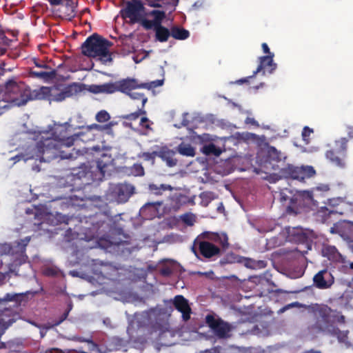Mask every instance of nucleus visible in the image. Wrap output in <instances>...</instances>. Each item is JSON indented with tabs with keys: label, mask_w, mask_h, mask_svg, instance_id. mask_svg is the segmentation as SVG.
I'll use <instances>...</instances> for the list:
<instances>
[{
	"label": "nucleus",
	"mask_w": 353,
	"mask_h": 353,
	"mask_svg": "<svg viewBox=\"0 0 353 353\" xmlns=\"http://www.w3.org/2000/svg\"><path fill=\"white\" fill-rule=\"evenodd\" d=\"M70 125L68 123L55 124L51 132H44L35 145H29L25 150L24 157L28 159H39L50 162L60 158L69 159L74 158L70 148L77 139L72 135Z\"/></svg>",
	"instance_id": "1"
},
{
	"label": "nucleus",
	"mask_w": 353,
	"mask_h": 353,
	"mask_svg": "<svg viewBox=\"0 0 353 353\" xmlns=\"http://www.w3.org/2000/svg\"><path fill=\"white\" fill-rule=\"evenodd\" d=\"M312 312L316 319V321L310 327V330L315 332H327L332 334L340 332V330L334 324H343L345 322V316L336 310L324 304H315L311 307Z\"/></svg>",
	"instance_id": "2"
},
{
	"label": "nucleus",
	"mask_w": 353,
	"mask_h": 353,
	"mask_svg": "<svg viewBox=\"0 0 353 353\" xmlns=\"http://www.w3.org/2000/svg\"><path fill=\"white\" fill-rule=\"evenodd\" d=\"M219 244L223 249L229 246L228 237L225 233L203 232L198 236L194 244L198 245L200 254L206 259L212 258L220 254L221 250L212 243Z\"/></svg>",
	"instance_id": "3"
},
{
	"label": "nucleus",
	"mask_w": 353,
	"mask_h": 353,
	"mask_svg": "<svg viewBox=\"0 0 353 353\" xmlns=\"http://www.w3.org/2000/svg\"><path fill=\"white\" fill-rule=\"evenodd\" d=\"M4 96L8 101L18 106L24 105L33 99L30 87L17 77H13L5 83Z\"/></svg>",
	"instance_id": "4"
},
{
	"label": "nucleus",
	"mask_w": 353,
	"mask_h": 353,
	"mask_svg": "<svg viewBox=\"0 0 353 353\" xmlns=\"http://www.w3.org/2000/svg\"><path fill=\"white\" fill-rule=\"evenodd\" d=\"M111 43L97 34L88 37L81 46L82 53L88 57H100L105 62L112 61V59L108 48Z\"/></svg>",
	"instance_id": "5"
},
{
	"label": "nucleus",
	"mask_w": 353,
	"mask_h": 353,
	"mask_svg": "<svg viewBox=\"0 0 353 353\" xmlns=\"http://www.w3.org/2000/svg\"><path fill=\"white\" fill-rule=\"evenodd\" d=\"M153 19L145 22V30H153L155 32V39L159 42H166L171 36L170 30L162 26L163 20L166 17L165 12L160 10H152L146 14Z\"/></svg>",
	"instance_id": "6"
},
{
	"label": "nucleus",
	"mask_w": 353,
	"mask_h": 353,
	"mask_svg": "<svg viewBox=\"0 0 353 353\" xmlns=\"http://www.w3.org/2000/svg\"><path fill=\"white\" fill-rule=\"evenodd\" d=\"M145 7L141 0L128 1L124 8L120 11L123 19H129L130 23H139L143 28L145 26V22L149 21L148 17L145 12Z\"/></svg>",
	"instance_id": "7"
},
{
	"label": "nucleus",
	"mask_w": 353,
	"mask_h": 353,
	"mask_svg": "<svg viewBox=\"0 0 353 353\" xmlns=\"http://www.w3.org/2000/svg\"><path fill=\"white\" fill-rule=\"evenodd\" d=\"M51 6H53L52 12L54 16L72 21L77 14V0H49Z\"/></svg>",
	"instance_id": "8"
},
{
	"label": "nucleus",
	"mask_w": 353,
	"mask_h": 353,
	"mask_svg": "<svg viewBox=\"0 0 353 353\" xmlns=\"http://www.w3.org/2000/svg\"><path fill=\"white\" fill-rule=\"evenodd\" d=\"M279 173L283 178L302 181L305 179L313 177L316 174V170L311 165L299 167L288 164L280 170Z\"/></svg>",
	"instance_id": "9"
},
{
	"label": "nucleus",
	"mask_w": 353,
	"mask_h": 353,
	"mask_svg": "<svg viewBox=\"0 0 353 353\" xmlns=\"http://www.w3.org/2000/svg\"><path fill=\"white\" fill-rule=\"evenodd\" d=\"M347 142L348 139L347 138L341 137L335 141L334 148L327 150L325 153L326 158L337 167H345Z\"/></svg>",
	"instance_id": "10"
},
{
	"label": "nucleus",
	"mask_w": 353,
	"mask_h": 353,
	"mask_svg": "<svg viewBox=\"0 0 353 353\" xmlns=\"http://www.w3.org/2000/svg\"><path fill=\"white\" fill-rule=\"evenodd\" d=\"M110 193L118 203H125L135 193V188L128 183H120L112 185Z\"/></svg>",
	"instance_id": "11"
},
{
	"label": "nucleus",
	"mask_w": 353,
	"mask_h": 353,
	"mask_svg": "<svg viewBox=\"0 0 353 353\" xmlns=\"http://www.w3.org/2000/svg\"><path fill=\"white\" fill-rule=\"evenodd\" d=\"M205 319L207 324L218 338L224 339L228 336V333L231 331V326L228 323L210 314Z\"/></svg>",
	"instance_id": "12"
},
{
	"label": "nucleus",
	"mask_w": 353,
	"mask_h": 353,
	"mask_svg": "<svg viewBox=\"0 0 353 353\" xmlns=\"http://www.w3.org/2000/svg\"><path fill=\"white\" fill-rule=\"evenodd\" d=\"M274 54L271 55H265L259 57V64L255 71H254L253 74L252 76L241 79L238 80L236 82L239 84H242L243 83H247L249 81V79L255 77V75L261 72H263V74H265V70H268L269 73H272L276 68V64L274 63L273 57Z\"/></svg>",
	"instance_id": "13"
},
{
	"label": "nucleus",
	"mask_w": 353,
	"mask_h": 353,
	"mask_svg": "<svg viewBox=\"0 0 353 353\" xmlns=\"http://www.w3.org/2000/svg\"><path fill=\"white\" fill-rule=\"evenodd\" d=\"M334 283V277L327 268L319 271L313 277V285L318 289H328Z\"/></svg>",
	"instance_id": "14"
},
{
	"label": "nucleus",
	"mask_w": 353,
	"mask_h": 353,
	"mask_svg": "<svg viewBox=\"0 0 353 353\" xmlns=\"http://www.w3.org/2000/svg\"><path fill=\"white\" fill-rule=\"evenodd\" d=\"M311 204L313 205L312 210L314 211L313 215L315 220L320 223H325L327 221L332 214H343L348 211L346 210L343 212L338 209H329L327 206H322L319 208L318 205H314L312 203Z\"/></svg>",
	"instance_id": "15"
},
{
	"label": "nucleus",
	"mask_w": 353,
	"mask_h": 353,
	"mask_svg": "<svg viewBox=\"0 0 353 353\" xmlns=\"http://www.w3.org/2000/svg\"><path fill=\"white\" fill-rule=\"evenodd\" d=\"M330 186L327 184H320L311 190L305 191L303 196L310 203L317 205L319 203L317 199L324 197V194L330 190Z\"/></svg>",
	"instance_id": "16"
},
{
	"label": "nucleus",
	"mask_w": 353,
	"mask_h": 353,
	"mask_svg": "<svg viewBox=\"0 0 353 353\" xmlns=\"http://www.w3.org/2000/svg\"><path fill=\"white\" fill-rule=\"evenodd\" d=\"M322 255L328 259V260L336 263L345 264L346 259L343 256L334 245H323L321 250Z\"/></svg>",
	"instance_id": "17"
},
{
	"label": "nucleus",
	"mask_w": 353,
	"mask_h": 353,
	"mask_svg": "<svg viewBox=\"0 0 353 353\" xmlns=\"http://www.w3.org/2000/svg\"><path fill=\"white\" fill-rule=\"evenodd\" d=\"M173 305L176 310L182 314L183 320L185 321L190 319L192 310L188 301L183 295H176L173 300Z\"/></svg>",
	"instance_id": "18"
},
{
	"label": "nucleus",
	"mask_w": 353,
	"mask_h": 353,
	"mask_svg": "<svg viewBox=\"0 0 353 353\" xmlns=\"http://www.w3.org/2000/svg\"><path fill=\"white\" fill-rule=\"evenodd\" d=\"M117 82L118 92L125 93L128 95L130 94V92H131L132 90L143 88L142 86H145V85H142V83H139L138 81L134 78L123 79L121 80L117 81Z\"/></svg>",
	"instance_id": "19"
},
{
	"label": "nucleus",
	"mask_w": 353,
	"mask_h": 353,
	"mask_svg": "<svg viewBox=\"0 0 353 353\" xmlns=\"http://www.w3.org/2000/svg\"><path fill=\"white\" fill-rule=\"evenodd\" d=\"M163 201H156L148 202L141 207L140 214L145 219H152L157 216L159 212V208L163 205Z\"/></svg>",
	"instance_id": "20"
},
{
	"label": "nucleus",
	"mask_w": 353,
	"mask_h": 353,
	"mask_svg": "<svg viewBox=\"0 0 353 353\" xmlns=\"http://www.w3.org/2000/svg\"><path fill=\"white\" fill-rule=\"evenodd\" d=\"M176 152L169 149L167 146H163L157 152V157L165 161L168 166L173 167L177 163V159L174 158Z\"/></svg>",
	"instance_id": "21"
},
{
	"label": "nucleus",
	"mask_w": 353,
	"mask_h": 353,
	"mask_svg": "<svg viewBox=\"0 0 353 353\" xmlns=\"http://www.w3.org/2000/svg\"><path fill=\"white\" fill-rule=\"evenodd\" d=\"M30 241V237H26L21 239L19 241H15L12 243V248L13 254L12 256L19 258L23 256L26 252V247Z\"/></svg>",
	"instance_id": "22"
},
{
	"label": "nucleus",
	"mask_w": 353,
	"mask_h": 353,
	"mask_svg": "<svg viewBox=\"0 0 353 353\" xmlns=\"http://www.w3.org/2000/svg\"><path fill=\"white\" fill-rule=\"evenodd\" d=\"M326 204L329 209H338L339 210L345 212L343 210L346 206H349V211L353 210V204L347 203L345 202L341 198H333L327 199V202L323 201Z\"/></svg>",
	"instance_id": "23"
},
{
	"label": "nucleus",
	"mask_w": 353,
	"mask_h": 353,
	"mask_svg": "<svg viewBox=\"0 0 353 353\" xmlns=\"http://www.w3.org/2000/svg\"><path fill=\"white\" fill-rule=\"evenodd\" d=\"M290 236L291 241L296 243L308 244L309 236L301 228H294L292 231L290 232Z\"/></svg>",
	"instance_id": "24"
},
{
	"label": "nucleus",
	"mask_w": 353,
	"mask_h": 353,
	"mask_svg": "<svg viewBox=\"0 0 353 353\" xmlns=\"http://www.w3.org/2000/svg\"><path fill=\"white\" fill-rule=\"evenodd\" d=\"M170 205L174 210H179L182 205L186 204L189 201L188 197L181 193H175L170 196Z\"/></svg>",
	"instance_id": "25"
},
{
	"label": "nucleus",
	"mask_w": 353,
	"mask_h": 353,
	"mask_svg": "<svg viewBox=\"0 0 353 353\" xmlns=\"http://www.w3.org/2000/svg\"><path fill=\"white\" fill-rule=\"evenodd\" d=\"M173 188L168 184H160L157 185L155 183H150L148 185V190L150 194L161 196L163 193L168 190H172Z\"/></svg>",
	"instance_id": "26"
},
{
	"label": "nucleus",
	"mask_w": 353,
	"mask_h": 353,
	"mask_svg": "<svg viewBox=\"0 0 353 353\" xmlns=\"http://www.w3.org/2000/svg\"><path fill=\"white\" fill-rule=\"evenodd\" d=\"M112 159L110 155L103 153L101 154V158L97 161V167L101 174L104 176L106 172V168L111 163Z\"/></svg>",
	"instance_id": "27"
},
{
	"label": "nucleus",
	"mask_w": 353,
	"mask_h": 353,
	"mask_svg": "<svg viewBox=\"0 0 353 353\" xmlns=\"http://www.w3.org/2000/svg\"><path fill=\"white\" fill-rule=\"evenodd\" d=\"M171 36L177 40H185L190 37L188 30L179 26H172L170 29Z\"/></svg>",
	"instance_id": "28"
},
{
	"label": "nucleus",
	"mask_w": 353,
	"mask_h": 353,
	"mask_svg": "<svg viewBox=\"0 0 353 353\" xmlns=\"http://www.w3.org/2000/svg\"><path fill=\"white\" fill-rule=\"evenodd\" d=\"M55 91H59V89L56 87L50 88L42 86L38 90L36 97L39 99H48L52 101L51 98L52 97L53 92Z\"/></svg>",
	"instance_id": "29"
},
{
	"label": "nucleus",
	"mask_w": 353,
	"mask_h": 353,
	"mask_svg": "<svg viewBox=\"0 0 353 353\" xmlns=\"http://www.w3.org/2000/svg\"><path fill=\"white\" fill-rule=\"evenodd\" d=\"M63 90L65 97H66V98H68L81 92L83 90V88L81 84L73 83L64 87L63 88Z\"/></svg>",
	"instance_id": "30"
},
{
	"label": "nucleus",
	"mask_w": 353,
	"mask_h": 353,
	"mask_svg": "<svg viewBox=\"0 0 353 353\" xmlns=\"http://www.w3.org/2000/svg\"><path fill=\"white\" fill-rule=\"evenodd\" d=\"M31 77L43 80H50L55 77L56 72L54 70L47 71H35L31 70L30 72Z\"/></svg>",
	"instance_id": "31"
},
{
	"label": "nucleus",
	"mask_w": 353,
	"mask_h": 353,
	"mask_svg": "<svg viewBox=\"0 0 353 353\" xmlns=\"http://www.w3.org/2000/svg\"><path fill=\"white\" fill-rule=\"evenodd\" d=\"M177 151L179 154L186 157H194L195 155L194 148L188 143H181L177 146Z\"/></svg>",
	"instance_id": "32"
},
{
	"label": "nucleus",
	"mask_w": 353,
	"mask_h": 353,
	"mask_svg": "<svg viewBox=\"0 0 353 353\" xmlns=\"http://www.w3.org/2000/svg\"><path fill=\"white\" fill-rule=\"evenodd\" d=\"M283 158L281 152L277 150L274 147L270 146L268 148L267 159L268 161L274 162H279Z\"/></svg>",
	"instance_id": "33"
},
{
	"label": "nucleus",
	"mask_w": 353,
	"mask_h": 353,
	"mask_svg": "<svg viewBox=\"0 0 353 353\" xmlns=\"http://www.w3.org/2000/svg\"><path fill=\"white\" fill-rule=\"evenodd\" d=\"M201 203L203 206L207 207L209 203L216 199V195L212 192H203L200 194Z\"/></svg>",
	"instance_id": "34"
},
{
	"label": "nucleus",
	"mask_w": 353,
	"mask_h": 353,
	"mask_svg": "<svg viewBox=\"0 0 353 353\" xmlns=\"http://www.w3.org/2000/svg\"><path fill=\"white\" fill-rule=\"evenodd\" d=\"M202 152L206 155L214 154L218 156L221 154V150L214 143L205 145L203 147Z\"/></svg>",
	"instance_id": "35"
},
{
	"label": "nucleus",
	"mask_w": 353,
	"mask_h": 353,
	"mask_svg": "<svg viewBox=\"0 0 353 353\" xmlns=\"http://www.w3.org/2000/svg\"><path fill=\"white\" fill-rule=\"evenodd\" d=\"M103 93L112 94L118 92L117 82H109L102 84Z\"/></svg>",
	"instance_id": "36"
},
{
	"label": "nucleus",
	"mask_w": 353,
	"mask_h": 353,
	"mask_svg": "<svg viewBox=\"0 0 353 353\" xmlns=\"http://www.w3.org/2000/svg\"><path fill=\"white\" fill-rule=\"evenodd\" d=\"M181 221L188 225H193L195 222V216L191 213H186L181 216Z\"/></svg>",
	"instance_id": "37"
},
{
	"label": "nucleus",
	"mask_w": 353,
	"mask_h": 353,
	"mask_svg": "<svg viewBox=\"0 0 353 353\" xmlns=\"http://www.w3.org/2000/svg\"><path fill=\"white\" fill-rule=\"evenodd\" d=\"M110 119V116L105 110H101L96 114V120L99 123L108 121Z\"/></svg>",
	"instance_id": "38"
},
{
	"label": "nucleus",
	"mask_w": 353,
	"mask_h": 353,
	"mask_svg": "<svg viewBox=\"0 0 353 353\" xmlns=\"http://www.w3.org/2000/svg\"><path fill=\"white\" fill-rule=\"evenodd\" d=\"M130 97L132 99L141 100L142 102V108L144 107L145 104L148 101V98L143 93L139 92H130L128 94Z\"/></svg>",
	"instance_id": "39"
},
{
	"label": "nucleus",
	"mask_w": 353,
	"mask_h": 353,
	"mask_svg": "<svg viewBox=\"0 0 353 353\" xmlns=\"http://www.w3.org/2000/svg\"><path fill=\"white\" fill-rule=\"evenodd\" d=\"M26 214H34V219H38L39 221H41L43 219V214L40 211V210L35 206H34L32 208H28L26 211Z\"/></svg>",
	"instance_id": "40"
},
{
	"label": "nucleus",
	"mask_w": 353,
	"mask_h": 353,
	"mask_svg": "<svg viewBox=\"0 0 353 353\" xmlns=\"http://www.w3.org/2000/svg\"><path fill=\"white\" fill-rule=\"evenodd\" d=\"M14 320L13 319H9L8 321H5L2 318L1 314H0V327L2 329V331L0 333V336L4 333L5 330L14 323Z\"/></svg>",
	"instance_id": "41"
},
{
	"label": "nucleus",
	"mask_w": 353,
	"mask_h": 353,
	"mask_svg": "<svg viewBox=\"0 0 353 353\" xmlns=\"http://www.w3.org/2000/svg\"><path fill=\"white\" fill-rule=\"evenodd\" d=\"M0 252L2 254H8L11 255L13 254L12 252V243H3L0 245Z\"/></svg>",
	"instance_id": "42"
},
{
	"label": "nucleus",
	"mask_w": 353,
	"mask_h": 353,
	"mask_svg": "<svg viewBox=\"0 0 353 353\" xmlns=\"http://www.w3.org/2000/svg\"><path fill=\"white\" fill-rule=\"evenodd\" d=\"M163 83V80H156L151 81L150 83H142V85H145V86H142L143 88H147L148 90L151 88H154L159 86H161Z\"/></svg>",
	"instance_id": "43"
},
{
	"label": "nucleus",
	"mask_w": 353,
	"mask_h": 353,
	"mask_svg": "<svg viewBox=\"0 0 353 353\" xmlns=\"http://www.w3.org/2000/svg\"><path fill=\"white\" fill-rule=\"evenodd\" d=\"M65 99H66V97H65L63 90L62 89L59 92H58V91L53 92L52 97L51 98V100H52L54 101H62Z\"/></svg>",
	"instance_id": "44"
},
{
	"label": "nucleus",
	"mask_w": 353,
	"mask_h": 353,
	"mask_svg": "<svg viewBox=\"0 0 353 353\" xmlns=\"http://www.w3.org/2000/svg\"><path fill=\"white\" fill-rule=\"evenodd\" d=\"M157 152L158 151H154L152 152H143L141 155V157L144 159L145 161H152V163L154 161L155 157H157Z\"/></svg>",
	"instance_id": "45"
},
{
	"label": "nucleus",
	"mask_w": 353,
	"mask_h": 353,
	"mask_svg": "<svg viewBox=\"0 0 353 353\" xmlns=\"http://www.w3.org/2000/svg\"><path fill=\"white\" fill-rule=\"evenodd\" d=\"M132 172L136 176L144 175V169L141 164H134L132 167Z\"/></svg>",
	"instance_id": "46"
},
{
	"label": "nucleus",
	"mask_w": 353,
	"mask_h": 353,
	"mask_svg": "<svg viewBox=\"0 0 353 353\" xmlns=\"http://www.w3.org/2000/svg\"><path fill=\"white\" fill-rule=\"evenodd\" d=\"M98 244L100 247H101L103 248H108L110 247L112 243L110 240H108L105 238H100L98 240Z\"/></svg>",
	"instance_id": "47"
},
{
	"label": "nucleus",
	"mask_w": 353,
	"mask_h": 353,
	"mask_svg": "<svg viewBox=\"0 0 353 353\" xmlns=\"http://www.w3.org/2000/svg\"><path fill=\"white\" fill-rule=\"evenodd\" d=\"M121 117L123 119H127V120H130V121H135L139 117V113H137L136 111L134 112H132V113H130L128 114L122 115Z\"/></svg>",
	"instance_id": "48"
},
{
	"label": "nucleus",
	"mask_w": 353,
	"mask_h": 353,
	"mask_svg": "<svg viewBox=\"0 0 353 353\" xmlns=\"http://www.w3.org/2000/svg\"><path fill=\"white\" fill-rule=\"evenodd\" d=\"M89 90L94 94L103 93L102 84L101 85H91Z\"/></svg>",
	"instance_id": "49"
},
{
	"label": "nucleus",
	"mask_w": 353,
	"mask_h": 353,
	"mask_svg": "<svg viewBox=\"0 0 353 353\" xmlns=\"http://www.w3.org/2000/svg\"><path fill=\"white\" fill-rule=\"evenodd\" d=\"M17 294H6L3 298H0V303L12 301L15 300Z\"/></svg>",
	"instance_id": "50"
},
{
	"label": "nucleus",
	"mask_w": 353,
	"mask_h": 353,
	"mask_svg": "<svg viewBox=\"0 0 353 353\" xmlns=\"http://www.w3.org/2000/svg\"><path fill=\"white\" fill-rule=\"evenodd\" d=\"M172 273V270L168 266L163 267L160 269V274L163 276H170Z\"/></svg>",
	"instance_id": "51"
},
{
	"label": "nucleus",
	"mask_w": 353,
	"mask_h": 353,
	"mask_svg": "<svg viewBox=\"0 0 353 353\" xmlns=\"http://www.w3.org/2000/svg\"><path fill=\"white\" fill-rule=\"evenodd\" d=\"M33 62L37 68L51 70V68L49 65H48L42 61H39L37 59H34Z\"/></svg>",
	"instance_id": "52"
},
{
	"label": "nucleus",
	"mask_w": 353,
	"mask_h": 353,
	"mask_svg": "<svg viewBox=\"0 0 353 353\" xmlns=\"http://www.w3.org/2000/svg\"><path fill=\"white\" fill-rule=\"evenodd\" d=\"M313 132V130L310 129L309 127L305 126L303 128L302 131V137L304 140H306V138L310 137V134Z\"/></svg>",
	"instance_id": "53"
},
{
	"label": "nucleus",
	"mask_w": 353,
	"mask_h": 353,
	"mask_svg": "<svg viewBox=\"0 0 353 353\" xmlns=\"http://www.w3.org/2000/svg\"><path fill=\"white\" fill-rule=\"evenodd\" d=\"M267 266V262L263 260H255V269H263Z\"/></svg>",
	"instance_id": "54"
},
{
	"label": "nucleus",
	"mask_w": 353,
	"mask_h": 353,
	"mask_svg": "<svg viewBox=\"0 0 353 353\" xmlns=\"http://www.w3.org/2000/svg\"><path fill=\"white\" fill-rule=\"evenodd\" d=\"M57 272L56 270H54V268H47L45 270H44V274L46 275V276H55L57 274Z\"/></svg>",
	"instance_id": "55"
},
{
	"label": "nucleus",
	"mask_w": 353,
	"mask_h": 353,
	"mask_svg": "<svg viewBox=\"0 0 353 353\" xmlns=\"http://www.w3.org/2000/svg\"><path fill=\"white\" fill-rule=\"evenodd\" d=\"M149 121H150L147 117H142L141 119L140 124L145 128L149 129L150 128V125L148 124Z\"/></svg>",
	"instance_id": "56"
},
{
	"label": "nucleus",
	"mask_w": 353,
	"mask_h": 353,
	"mask_svg": "<svg viewBox=\"0 0 353 353\" xmlns=\"http://www.w3.org/2000/svg\"><path fill=\"white\" fill-rule=\"evenodd\" d=\"M8 44L9 41L8 43H5L2 40H0V55H3L6 53L7 49L5 46H8Z\"/></svg>",
	"instance_id": "57"
},
{
	"label": "nucleus",
	"mask_w": 353,
	"mask_h": 353,
	"mask_svg": "<svg viewBox=\"0 0 353 353\" xmlns=\"http://www.w3.org/2000/svg\"><path fill=\"white\" fill-rule=\"evenodd\" d=\"M245 266L251 269H255V260L250 259H247Z\"/></svg>",
	"instance_id": "58"
},
{
	"label": "nucleus",
	"mask_w": 353,
	"mask_h": 353,
	"mask_svg": "<svg viewBox=\"0 0 353 353\" xmlns=\"http://www.w3.org/2000/svg\"><path fill=\"white\" fill-rule=\"evenodd\" d=\"M261 47L263 52L265 54H267V55L274 54L272 52H270V48L266 43H263Z\"/></svg>",
	"instance_id": "59"
},
{
	"label": "nucleus",
	"mask_w": 353,
	"mask_h": 353,
	"mask_svg": "<svg viewBox=\"0 0 353 353\" xmlns=\"http://www.w3.org/2000/svg\"><path fill=\"white\" fill-rule=\"evenodd\" d=\"M0 40H2L3 43H8L10 41V39L5 35L3 31L1 29V26H0Z\"/></svg>",
	"instance_id": "60"
},
{
	"label": "nucleus",
	"mask_w": 353,
	"mask_h": 353,
	"mask_svg": "<svg viewBox=\"0 0 353 353\" xmlns=\"http://www.w3.org/2000/svg\"><path fill=\"white\" fill-rule=\"evenodd\" d=\"M347 133L349 139H353V125H348L347 127Z\"/></svg>",
	"instance_id": "61"
},
{
	"label": "nucleus",
	"mask_w": 353,
	"mask_h": 353,
	"mask_svg": "<svg viewBox=\"0 0 353 353\" xmlns=\"http://www.w3.org/2000/svg\"><path fill=\"white\" fill-rule=\"evenodd\" d=\"M330 232L332 234H339L340 231L339 227L336 225H334L330 228Z\"/></svg>",
	"instance_id": "62"
},
{
	"label": "nucleus",
	"mask_w": 353,
	"mask_h": 353,
	"mask_svg": "<svg viewBox=\"0 0 353 353\" xmlns=\"http://www.w3.org/2000/svg\"><path fill=\"white\" fill-rule=\"evenodd\" d=\"M299 303L298 302H294V303H292L290 304H288L287 305H285L281 310L282 311H284L287 309H289L290 307H294V306H296V305H299Z\"/></svg>",
	"instance_id": "63"
},
{
	"label": "nucleus",
	"mask_w": 353,
	"mask_h": 353,
	"mask_svg": "<svg viewBox=\"0 0 353 353\" xmlns=\"http://www.w3.org/2000/svg\"><path fill=\"white\" fill-rule=\"evenodd\" d=\"M343 267L347 268L349 267L350 269L353 270V262L347 261L346 260V263L342 264Z\"/></svg>",
	"instance_id": "64"
}]
</instances>
